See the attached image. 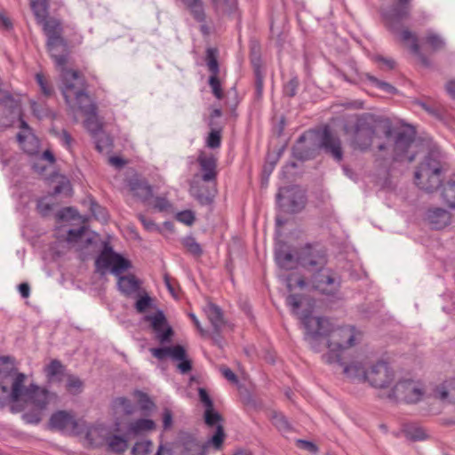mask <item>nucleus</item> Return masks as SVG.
I'll list each match as a JSON object with an SVG mask.
<instances>
[{"instance_id": "9b49d317", "label": "nucleus", "mask_w": 455, "mask_h": 455, "mask_svg": "<svg viewBox=\"0 0 455 455\" xmlns=\"http://www.w3.org/2000/svg\"><path fill=\"white\" fill-rule=\"evenodd\" d=\"M411 3V0H395V4L384 12L387 26L393 33L399 32L401 22L410 17Z\"/></svg>"}, {"instance_id": "473e14b6", "label": "nucleus", "mask_w": 455, "mask_h": 455, "mask_svg": "<svg viewBox=\"0 0 455 455\" xmlns=\"http://www.w3.org/2000/svg\"><path fill=\"white\" fill-rule=\"evenodd\" d=\"M272 424L281 432L283 435L289 434L292 431V427L289 423L288 419L283 414L277 411H273L271 414Z\"/></svg>"}, {"instance_id": "ddd939ff", "label": "nucleus", "mask_w": 455, "mask_h": 455, "mask_svg": "<svg viewBox=\"0 0 455 455\" xmlns=\"http://www.w3.org/2000/svg\"><path fill=\"white\" fill-rule=\"evenodd\" d=\"M204 312L209 319L212 331L210 333V338L212 339L214 345L219 347H223V338L221 332L227 325V322L224 319L223 312L221 308L213 303H209L204 307Z\"/></svg>"}, {"instance_id": "6e6d98bb", "label": "nucleus", "mask_w": 455, "mask_h": 455, "mask_svg": "<svg viewBox=\"0 0 455 455\" xmlns=\"http://www.w3.org/2000/svg\"><path fill=\"white\" fill-rule=\"evenodd\" d=\"M287 288L291 291L295 287L304 288L306 286V281L302 276L291 274L286 278Z\"/></svg>"}, {"instance_id": "79ce46f5", "label": "nucleus", "mask_w": 455, "mask_h": 455, "mask_svg": "<svg viewBox=\"0 0 455 455\" xmlns=\"http://www.w3.org/2000/svg\"><path fill=\"white\" fill-rule=\"evenodd\" d=\"M64 366L60 361L54 359L45 367V373L49 380L52 381L58 376L63 374Z\"/></svg>"}, {"instance_id": "412c9836", "label": "nucleus", "mask_w": 455, "mask_h": 455, "mask_svg": "<svg viewBox=\"0 0 455 455\" xmlns=\"http://www.w3.org/2000/svg\"><path fill=\"white\" fill-rule=\"evenodd\" d=\"M427 220L435 229H441L451 222V214L442 208H432L427 212Z\"/></svg>"}, {"instance_id": "72a5a7b5", "label": "nucleus", "mask_w": 455, "mask_h": 455, "mask_svg": "<svg viewBox=\"0 0 455 455\" xmlns=\"http://www.w3.org/2000/svg\"><path fill=\"white\" fill-rule=\"evenodd\" d=\"M404 433L405 435L412 441H423L428 437L426 430L417 424L406 425Z\"/></svg>"}, {"instance_id": "393cba45", "label": "nucleus", "mask_w": 455, "mask_h": 455, "mask_svg": "<svg viewBox=\"0 0 455 455\" xmlns=\"http://www.w3.org/2000/svg\"><path fill=\"white\" fill-rule=\"evenodd\" d=\"M115 254L116 252L113 251L112 247L106 244L102 251L97 257L95 267L101 275H104L108 270H111Z\"/></svg>"}, {"instance_id": "58836bf2", "label": "nucleus", "mask_w": 455, "mask_h": 455, "mask_svg": "<svg viewBox=\"0 0 455 455\" xmlns=\"http://www.w3.org/2000/svg\"><path fill=\"white\" fill-rule=\"evenodd\" d=\"M275 259L278 265L285 269L292 268L295 263V259L292 253L283 250H279L275 252Z\"/></svg>"}, {"instance_id": "f03ea898", "label": "nucleus", "mask_w": 455, "mask_h": 455, "mask_svg": "<svg viewBox=\"0 0 455 455\" xmlns=\"http://www.w3.org/2000/svg\"><path fill=\"white\" fill-rule=\"evenodd\" d=\"M302 323L307 334L315 338L318 336L327 337V346L330 355H327V362L339 363L340 354L354 347L359 340L361 333L353 326H341L334 328L331 323L323 317L305 315Z\"/></svg>"}, {"instance_id": "09e8293b", "label": "nucleus", "mask_w": 455, "mask_h": 455, "mask_svg": "<svg viewBox=\"0 0 455 455\" xmlns=\"http://www.w3.org/2000/svg\"><path fill=\"white\" fill-rule=\"evenodd\" d=\"M365 76H366L367 80L370 81L372 85L384 91L385 92L389 93V94H395L396 92V89L390 84H388L387 82L380 81L377 77H375L370 74H366Z\"/></svg>"}, {"instance_id": "bf43d9fd", "label": "nucleus", "mask_w": 455, "mask_h": 455, "mask_svg": "<svg viewBox=\"0 0 455 455\" xmlns=\"http://www.w3.org/2000/svg\"><path fill=\"white\" fill-rule=\"evenodd\" d=\"M176 219L178 221L186 224L187 226H191L195 222L196 217L192 211L186 210L179 212Z\"/></svg>"}, {"instance_id": "680f3d73", "label": "nucleus", "mask_w": 455, "mask_h": 455, "mask_svg": "<svg viewBox=\"0 0 455 455\" xmlns=\"http://www.w3.org/2000/svg\"><path fill=\"white\" fill-rule=\"evenodd\" d=\"M287 305L291 308L293 314H297L298 309L300 307L301 298L298 294H290L286 298Z\"/></svg>"}, {"instance_id": "f8f14e48", "label": "nucleus", "mask_w": 455, "mask_h": 455, "mask_svg": "<svg viewBox=\"0 0 455 455\" xmlns=\"http://www.w3.org/2000/svg\"><path fill=\"white\" fill-rule=\"evenodd\" d=\"M415 139V132L412 129L399 131L394 143V158L395 161L406 160L412 163L415 160L416 153L409 154V149Z\"/></svg>"}, {"instance_id": "9d476101", "label": "nucleus", "mask_w": 455, "mask_h": 455, "mask_svg": "<svg viewBox=\"0 0 455 455\" xmlns=\"http://www.w3.org/2000/svg\"><path fill=\"white\" fill-rule=\"evenodd\" d=\"M297 261L307 270L318 271L327 264V253L322 247L307 245L299 251Z\"/></svg>"}, {"instance_id": "bb28decb", "label": "nucleus", "mask_w": 455, "mask_h": 455, "mask_svg": "<svg viewBox=\"0 0 455 455\" xmlns=\"http://www.w3.org/2000/svg\"><path fill=\"white\" fill-rule=\"evenodd\" d=\"M0 109H3L4 112L6 111L9 121L8 123H4V125H11L15 118L20 116V106L18 100L13 99L10 95L4 96L0 100Z\"/></svg>"}, {"instance_id": "f257e3e1", "label": "nucleus", "mask_w": 455, "mask_h": 455, "mask_svg": "<svg viewBox=\"0 0 455 455\" xmlns=\"http://www.w3.org/2000/svg\"><path fill=\"white\" fill-rule=\"evenodd\" d=\"M344 132L351 134L350 145L362 152L377 149L379 153L388 151L393 128L389 121L378 120L370 114L356 116L354 125L344 126Z\"/></svg>"}, {"instance_id": "c9c22d12", "label": "nucleus", "mask_w": 455, "mask_h": 455, "mask_svg": "<svg viewBox=\"0 0 455 455\" xmlns=\"http://www.w3.org/2000/svg\"><path fill=\"white\" fill-rule=\"evenodd\" d=\"M132 264L130 260L124 259L122 255L116 252L114 256L111 273L116 276H120L122 273L131 268Z\"/></svg>"}, {"instance_id": "69168bd1", "label": "nucleus", "mask_w": 455, "mask_h": 455, "mask_svg": "<svg viewBox=\"0 0 455 455\" xmlns=\"http://www.w3.org/2000/svg\"><path fill=\"white\" fill-rule=\"evenodd\" d=\"M299 85V81L296 78L291 79L283 88V92L285 95L289 97H293L296 94L297 88Z\"/></svg>"}, {"instance_id": "603ef678", "label": "nucleus", "mask_w": 455, "mask_h": 455, "mask_svg": "<svg viewBox=\"0 0 455 455\" xmlns=\"http://www.w3.org/2000/svg\"><path fill=\"white\" fill-rule=\"evenodd\" d=\"M208 84L212 89V94L218 99L221 100L224 96L221 88V84L219 79V75H211L209 77Z\"/></svg>"}, {"instance_id": "0eeeda50", "label": "nucleus", "mask_w": 455, "mask_h": 455, "mask_svg": "<svg viewBox=\"0 0 455 455\" xmlns=\"http://www.w3.org/2000/svg\"><path fill=\"white\" fill-rule=\"evenodd\" d=\"M425 394L423 385L411 379H400L391 389L390 397L403 401L406 403L419 402Z\"/></svg>"}, {"instance_id": "e2e57ef3", "label": "nucleus", "mask_w": 455, "mask_h": 455, "mask_svg": "<svg viewBox=\"0 0 455 455\" xmlns=\"http://www.w3.org/2000/svg\"><path fill=\"white\" fill-rule=\"evenodd\" d=\"M151 305V298L148 295L140 297L135 303V308L139 313L145 312Z\"/></svg>"}, {"instance_id": "b1692460", "label": "nucleus", "mask_w": 455, "mask_h": 455, "mask_svg": "<svg viewBox=\"0 0 455 455\" xmlns=\"http://www.w3.org/2000/svg\"><path fill=\"white\" fill-rule=\"evenodd\" d=\"M150 352L158 360H164L166 357H171L172 360H181L186 355V350L180 345L151 348Z\"/></svg>"}, {"instance_id": "6e6552de", "label": "nucleus", "mask_w": 455, "mask_h": 455, "mask_svg": "<svg viewBox=\"0 0 455 455\" xmlns=\"http://www.w3.org/2000/svg\"><path fill=\"white\" fill-rule=\"evenodd\" d=\"M37 23L43 27V31L47 36L46 45L52 56L57 54L59 47H66L67 44L62 36L63 28L60 20L47 17Z\"/></svg>"}, {"instance_id": "dca6fc26", "label": "nucleus", "mask_w": 455, "mask_h": 455, "mask_svg": "<svg viewBox=\"0 0 455 455\" xmlns=\"http://www.w3.org/2000/svg\"><path fill=\"white\" fill-rule=\"evenodd\" d=\"M198 175L194 177L190 186V194L202 205L211 204L216 193V183H208L207 186L202 185L197 180Z\"/></svg>"}, {"instance_id": "c03bdc74", "label": "nucleus", "mask_w": 455, "mask_h": 455, "mask_svg": "<svg viewBox=\"0 0 455 455\" xmlns=\"http://www.w3.org/2000/svg\"><path fill=\"white\" fill-rule=\"evenodd\" d=\"M36 81L40 87L42 94L45 97H51L54 93V89L50 81L42 73L36 74Z\"/></svg>"}, {"instance_id": "2eb2a0df", "label": "nucleus", "mask_w": 455, "mask_h": 455, "mask_svg": "<svg viewBox=\"0 0 455 455\" xmlns=\"http://www.w3.org/2000/svg\"><path fill=\"white\" fill-rule=\"evenodd\" d=\"M197 163L202 175L199 177L202 181L207 183H216L217 180V159L212 155H207L200 152L197 157Z\"/></svg>"}, {"instance_id": "13d9d810", "label": "nucleus", "mask_w": 455, "mask_h": 455, "mask_svg": "<svg viewBox=\"0 0 455 455\" xmlns=\"http://www.w3.org/2000/svg\"><path fill=\"white\" fill-rule=\"evenodd\" d=\"M91 212L97 220L101 221H107L108 212L106 209L101 207L95 202H92L91 204Z\"/></svg>"}, {"instance_id": "774afa93", "label": "nucleus", "mask_w": 455, "mask_h": 455, "mask_svg": "<svg viewBox=\"0 0 455 455\" xmlns=\"http://www.w3.org/2000/svg\"><path fill=\"white\" fill-rule=\"evenodd\" d=\"M138 217L147 231L154 232L159 230L157 225L152 220L142 214H140Z\"/></svg>"}, {"instance_id": "cd10ccee", "label": "nucleus", "mask_w": 455, "mask_h": 455, "mask_svg": "<svg viewBox=\"0 0 455 455\" xmlns=\"http://www.w3.org/2000/svg\"><path fill=\"white\" fill-rule=\"evenodd\" d=\"M118 290L125 296H132L140 289V281L135 275L130 274L117 277Z\"/></svg>"}, {"instance_id": "5fc2aeb1", "label": "nucleus", "mask_w": 455, "mask_h": 455, "mask_svg": "<svg viewBox=\"0 0 455 455\" xmlns=\"http://www.w3.org/2000/svg\"><path fill=\"white\" fill-rule=\"evenodd\" d=\"M67 389L72 394H78L82 391V380L74 375H68L66 384Z\"/></svg>"}, {"instance_id": "7c9ffc66", "label": "nucleus", "mask_w": 455, "mask_h": 455, "mask_svg": "<svg viewBox=\"0 0 455 455\" xmlns=\"http://www.w3.org/2000/svg\"><path fill=\"white\" fill-rule=\"evenodd\" d=\"M130 188L133 194L142 201H148L153 196L151 186L144 180H132L130 181Z\"/></svg>"}, {"instance_id": "7ed1b4c3", "label": "nucleus", "mask_w": 455, "mask_h": 455, "mask_svg": "<svg viewBox=\"0 0 455 455\" xmlns=\"http://www.w3.org/2000/svg\"><path fill=\"white\" fill-rule=\"evenodd\" d=\"M442 164L440 152L432 149L414 174L415 184L427 192H433L441 184Z\"/></svg>"}, {"instance_id": "39448f33", "label": "nucleus", "mask_w": 455, "mask_h": 455, "mask_svg": "<svg viewBox=\"0 0 455 455\" xmlns=\"http://www.w3.org/2000/svg\"><path fill=\"white\" fill-rule=\"evenodd\" d=\"M52 58L58 68H60V76L63 87L61 88L62 94L68 105L71 104V92L84 87V80L80 74L72 69L66 68L68 61L67 55L65 54H52Z\"/></svg>"}, {"instance_id": "a211bd4d", "label": "nucleus", "mask_w": 455, "mask_h": 455, "mask_svg": "<svg viewBox=\"0 0 455 455\" xmlns=\"http://www.w3.org/2000/svg\"><path fill=\"white\" fill-rule=\"evenodd\" d=\"M146 319L151 323V326L156 333V338L161 343L170 340L172 330L171 327L164 330L166 318L162 311H157L154 315H148Z\"/></svg>"}, {"instance_id": "49530a36", "label": "nucleus", "mask_w": 455, "mask_h": 455, "mask_svg": "<svg viewBox=\"0 0 455 455\" xmlns=\"http://www.w3.org/2000/svg\"><path fill=\"white\" fill-rule=\"evenodd\" d=\"M305 136L301 135L293 148V155L299 160H307L312 156V152L304 148Z\"/></svg>"}, {"instance_id": "a878e982", "label": "nucleus", "mask_w": 455, "mask_h": 455, "mask_svg": "<svg viewBox=\"0 0 455 455\" xmlns=\"http://www.w3.org/2000/svg\"><path fill=\"white\" fill-rule=\"evenodd\" d=\"M341 366H343V372L347 375V378L352 380H358L362 382H366L368 369L361 362H353L350 364L343 365L341 361L339 363Z\"/></svg>"}, {"instance_id": "4c0bfd02", "label": "nucleus", "mask_w": 455, "mask_h": 455, "mask_svg": "<svg viewBox=\"0 0 455 455\" xmlns=\"http://www.w3.org/2000/svg\"><path fill=\"white\" fill-rule=\"evenodd\" d=\"M206 65L211 75H219L220 66L218 62V51L215 48H208L206 50Z\"/></svg>"}, {"instance_id": "4d7b16f0", "label": "nucleus", "mask_w": 455, "mask_h": 455, "mask_svg": "<svg viewBox=\"0 0 455 455\" xmlns=\"http://www.w3.org/2000/svg\"><path fill=\"white\" fill-rule=\"evenodd\" d=\"M222 419L221 415L215 411L214 409H205L204 421L209 427L217 425Z\"/></svg>"}, {"instance_id": "f704fd0d", "label": "nucleus", "mask_w": 455, "mask_h": 455, "mask_svg": "<svg viewBox=\"0 0 455 455\" xmlns=\"http://www.w3.org/2000/svg\"><path fill=\"white\" fill-rule=\"evenodd\" d=\"M31 9L36 22L43 21L48 17V3L46 0H30Z\"/></svg>"}, {"instance_id": "864d4df0", "label": "nucleus", "mask_w": 455, "mask_h": 455, "mask_svg": "<svg viewBox=\"0 0 455 455\" xmlns=\"http://www.w3.org/2000/svg\"><path fill=\"white\" fill-rule=\"evenodd\" d=\"M426 42L434 51H438L444 47L443 39L439 35L433 32L427 33Z\"/></svg>"}, {"instance_id": "2f4dec72", "label": "nucleus", "mask_w": 455, "mask_h": 455, "mask_svg": "<svg viewBox=\"0 0 455 455\" xmlns=\"http://www.w3.org/2000/svg\"><path fill=\"white\" fill-rule=\"evenodd\" d=\"M183 4L188 9L191 15L198 22L205 20V12L202 0H181Z\"/></svg>"}, {"instance_id": "aec40b11", "label": "nucleus", "mask_w": 455, "mask_h": 455, "mask_svg": "<svg viewBox=\"0 0 455 455\" xmlns=\"http://www.w3.org/2000/svg\"><path fill=\"white\" fill-rule=\"evenodd\" d=\"M13 360L10 356L0 357V383L3 385L11 384L12 390V382L18 375Z\"/></svg>"}, {"instance_id": "e433bc0d", "label": "nucleus", "mask_w": 455, "mask_h": 455, "mask_svg": "<svg viewBox=\"0 0 455 455\" xmlns=\"http://www.w3.org/2000/svg\"><path fill=\"white\" fill-rule=\"evenodd\" d=\"M109 449L116 453H123L128 448V442L124 436L114 435L108 439Z\"/></svg>"}, {"instance_id": "4468645a", "label": "nucleus", "mask_w": 455, "mask_h": 455, "mask_svg": "<svg viewBox=\"0 0 455 455\" xmlns=\"http://www.w3.org/2000/svg\"><path fill=\"white\" fill-rule=\"evenodd\" d=\"M320 146L327 154L331 155L334 160L340 162L343 159L341 140L327 127L323 131Z\"/></svg>"}, {"instance_id": "052dcab7", "label": "nucleus", "mask_w": 455, "mask_h": 455, "mask_svg": "<svg viewBox=\"0 0 455 455\" xmlns=\"http://www.w3.org/2000/svg\"><path fill=\"white\" fill-rule=\"evenodd\" d=\"M254 65V74H255V85L257 89V92L260 94L263 89V74L261 73L260 67L254 60L252 61Z\"/></svg>"}, {"instance_id": "c85d7f7f", "label": "nucleus", "mask_w": 455, "mask_h": 455, "mask_svg": "<svg viewBox=\"0 0 455 455\" xmlns=\"http://www.w3.org/2000/svg\"><path fill=\"white\" fill-rule=\"evenodd\" d=\"M400 38L404 43L411 42L410 49L411 52L416 55L423 64H427V58L423 55V53L420 52L419 44L418 42V37L415 34H413L411 30L408 28H403L400 31Z\"/></svg>"}, {"instance_id": "ea45409f", "label": "nucleus", "mask_w": 455, "mask_h": 455, "mask_svg": "<svg viewBox=\"0 0 455 455\" xmlns=\"http://www.w3.org/2000/svg\"><path fill=\"white\" fill-rule=\"evenodd\" d=\"M442 197L450 208H455V181L448 182L443 186Z\"/></svg>"}, {"instance_id": "a18cd8bd", "label": "nucleus", "mask_w": 455, "mask_h": 455, "mask_svg": "<svg viewBox=\"0 0 455 455\" xmlns=\"http://www.w3.org/2000/svg\"><path fill=\"white\" fill-rule=\"evenodd\" d=\"M212 131L206 139V146L210 148H219L221 145V129L220 127H211Z\"/></svg>"}, {"instance_id": "c756f323", "label": "nucleus", "mask_w": 455, "mask_h": 455, "mask_svg": "<svg viewBox=\"0 0 455 455\" xmlns=\"http://www.w3.org/2000/svg\"><path fill=\"white\" fill-rule=\"evenodd\" d=\"M156 428V423L152 419H140L129 423L127 435L137 436Z\"/></svg>"}, {"instance_id": "a19ab883", "label": "nucleus", "mask_w": 455, "mask_h": 455, "mask_svg": "<svg viewBox=\"0 0 455 455\" xmlns=\"http://www.w3.org/2000/svg\"><path fill=\"white\" fill-rule=\"evenodd\" d=\"M181 244L183 247L195 257H200L203 254L201 245L196 241L193 236H186L182 238Z\"/></svg>"}, {"instance_id": "20e7f679", "label": "nucleus", "mask_w": 455, "mask_h": 455, "mask_svg": "<svg viewBox=\"0 0 455 455\" xmlns=\"http://www.w3.org/2000/svg\"><path fill=\"white\" fill-rule=\"evenodd\" d=\"M26 380L25 374H20L12 382V390L10 393V399L12 402L22 401L33 405V407L45 410L51 400V394L45 388H41L35 384L24 387Z\"/></svg>"}, {"instance_id": "37998d69", "label": "nucleus", "mask_w": 455, "mask_h": 455, "mask_svg": "<svg viewBox=\"0 0 455 455\" xmlns=\"http://www.w3.org/2000/svg\"><path fill=\"white\" fill-rule=\"evenodd\" d=\"M224 437V428L221 425L218 424L215 434L204 443V448H207L212 445L215 450H220L222 446Z\"/></svg>"}, {"instance_id": "423d86ee", "label": "nucleus", "mask_w": 455, "mask_h": 455, "mask_svg": "<svg viewBox=\"0 0 455 455\" xmlns=\"http://www.w3.org/2000/svg\"><path fill=\"white\" fill-rule=\"evenodd\" d=\"M341 277L332 269L318 270L312 278V285L315 290L320 293L337 297L341 288Z\"/></svg>"}, {"instance_id": "6ab92c4d", "label": "nucleus", "mask_w": 455, "mask_h": 455, "mask_svg": "<svg viewBox=\"0 0 455 455\" xmlns=\"http://www.w3.org/2000/svg\"><path fill=\"white\" fill-rule=\"evenodd\" d=\"M50 426L59 430H75L77 427V422L71 413L66 411H60L52 415Z\"/></svg>"}, {"instance_id": "1a4fd4ad", "label": "nucleus", "mask_w": 455, "mask_h": 455, "mask_svg": "<svg viewBox=\"0 0 455 455\" xmlns=\"http://www.w3.org/2000/svg\"><path fill=\"white\" fill-rule=\"evenodd\" d=\"M395 380V371L384 361H379L368 368L366 382L375 388L388 387Z\"/></svg>"}, {"instance_id": "338daca9", "label": "nucleus", "mask_w": 455, "mask_h": 455, "mask_svg": "<svg viewBox=\"0 0 455 455\" xmlns=\"http://www.w3.org/2000/svg\"><path fill=\"white\" fill-rule=\"evenodd\" d=\"M198 395H199V399L205 406V409H212L213 402H212V398L210 397L208 392L204 388L200 387L198 389Z\"/></svg>"}, {"instance_id": "0e129e2a", "label": "nucleus", "mask_w": 455, "mask_h": 455, "mask_svg": "<svg viewBox=\"0 0 455 455\" xmlns=\"http://www.w3.org/2000/svg\"><path fill=\"white\" fill-rule=\"evenodd\" d=\"M111 146L112 140L108 135H103L96 141V148L99 152H103L104 150L111 148Z\"/></svg>"}, {"instance_id": "8fccbe9b", "label": "nucleus", "mask_w": 455, "mask_h": 455, "mask_svg": "<svg viewBox=\"0 0 455 455\" xmlns=\"http://www.w3.org/2000/svg\"><path fill=\"white\" fill-rule=\"evenodd\" d=\"M153 443L149 440L137 442L132 449V455H148L151 452Z\"/></svg>"}, {"instance_id": "f3484780", "label": "nucleus", "mask_w": 455, "mask_h": 455, "mask_svg": "<svg viewBox=\"0 0 455 455\" xmlns=\"http://www.w3.org/2000/svg\"><path fill=\"white\" fill-rule=\"evenodd\" d=\"M283 197H287V210L292 213L300 212L306 204L305 195L302 191L295 188H282L276 195L278 201Z\"/></svg>"}, {"instance_id": "4be33fe9", "label": "nucleus", "mask_w": 455, "mask_h": 455, "mask_svg": "<svg viewBox=\"0 0 455 455\" xmlns=\"http://www.w3.org/2000/svg\"><path fill=\"white\" fill-rule=\"evenodd\" d=\"M76 103L69 105L71 108L77 107V108L86 116H94L97 108L92 102L89 95L84 92V88L74 92Z\"/></svg>"}, {"instance_id": "5701e85b", "label": "nucleus", "mask_w": 455, "mask_h": 455, "mask_svg": "<svg viewBox=\"0 0 455 455\" xmlns=\"http://www.w3.org/2000/svg\"><path fill=\"white\" fill-rule=\"evenodd\" d=\"M150 352L158 360H164L166 357H171L172 360H181L186 355V350L180 345L151 348Z\"/></svg>"}, {"instance_id": "de8ad7c7", "label": "nucleus", "mask_w": 455, "mask_h": 455, "mask_svg": "<svg viewBox=\"0 0 455 455\" xmlns=\"http://www.w3.org/2000/svg\"><path fill=\"white\" fill-rule=\"evenodd\" d=\"M18 140L25 152H27L29 155H34L36 153L38 143L35 138H25L22 135L19 134Z\"/></svg>"}, {"instance_id": "3c124183", "label": "nucleus", "mask_w": 455, "mask_h": 455, "mask_svg": "<svg viewBox=\"0 0 455 455\" xmlns=\"http://www.w3.org/2000/svg\"><path fill=\"white\" fill-rule=\"evenodd\" d=\"M44 410L34 407L33 410L26 411L22 415L23 420L28 424H38L43 417Z\"/></svg>"}]
</instances>
